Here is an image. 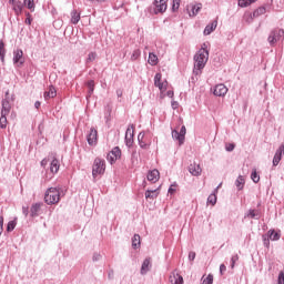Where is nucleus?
Returning a JSON list of instances; mask_svg holds the SVG:
<instances>
[{
	"label": "nucleus",
	"mask_w": 284,
	"mask_h": 284,
	"mask_svg": "<svg viewBox=\"0 0 284 284\" xmlns=\"http://www.w3.org/2000/svg\"><path fill=\"white\" fill-rule=\"evenodd\" d=\"M207 59H210V51L207 50V43H203L202 48L194 55V69L193 74L195 77H201V70L205 68V63H207Z\"/></svg>",
	"instance_id": "1"
},
{
	"label": "nucleus",
	"mask_w": 284,
	"mask_h": 284,
	"mask_svg": "<svg viewBox=\"0 0 284 284\" xmlns=\"http://www.w3.org/2000/svg\"><path fill=\"white\" fill-rule=\"evenodd\" d=\"M61 201V191L58 187H49L44 194L47 205H57Z\"/></svg>",
	"instance_id": "2"
},
{
	"label": "nucleus",
	"mask_w": 284,
	"mask_h": 284,
	"mask_svg": "<svg viewBox=\"0 0 284 284\" xmlns=\"http://www.w3.org/2000/svg\"><path fill=\"white\" fill-rule=\"evenodd\" d=\"M104 173H105V160L101 158H95L93 162V168H92L93 179H97L99 174H104Z\"/></svg>",
	"instance_id": "3"
},
{
	"label": "nucleus",
	"mask_w": 284,
	"mask_h": 284,
	"mask_svg": "<svg viewBox=\"0 0 284 284\" xmlns=\"http://www.w3.org/2000/svg\"><path fill=\"white\" fill-rule=\"evenodd\" d=\"M283 39H284V30L274 29L271 31L267 41L270 45H276V43H278V41H282Z\"/></svg>",
	"instance_id": "4"
},
{
	"label": "nucleus",
	"mask_w": 284,
	"mask_h": 284,
	"mask_svg": "<svg viewBox=\"0 0 284 284\" xmlns=\"http://www.w3.org/2000/svg\"><path fill=\"white\" fill-rule=\"evenodd\" d=\"M119 159H121V148L115 146L108 153L106 161H109L110 165H114Z\"/></svg>",
	"instance_id": "5"
},
{
	"label": "nucleus",
	"mask_w": 284,
	"mask_h": 284,
	"mask_svg": "<svg viewBox=\"0 0 284 284\" xmlns=\"http://www.w3.org/2000/svg\"><path fill=\"white\" fill-rule=\"evenodd\" d=\"M153 12L155 14H163V12H165V10H168V0H154L153 1Z\"/></svg>",
	"instance_id": "6"
},
{
	"label": "nucleus",
	"mask_w": 284,
	"mask_h": 284,
	"mask_svg": "<svg viewBox=\"0 0 284 284\" xmlns=\"http://www.w3.org/2000/svg\"><path fill=\"white\" fill-rule=\"evenodd\" d=\"M23 63H26V59H23V50L17 49L13 51V65L17 68H22Z\"/></svg>",
	"instance_id": "7"
},
{
	"label": "nucleus",
	"mask_w": 284,
	"mask_h": 284,
	"mask_svg": "<svg viewBox=\"0 0 284 284\" xmlns=\"http://www.w3.org/2000/svg\"><path fill=\"white\" fill-rule=\"evenodd\" d=\"M87 141L89 145H97V141H99V132L94 126L90 129V132L87 135Z\"/></svg>",
	"instance_id": "8"
},
{
	"label": "nucleus",
	"mask_w": 284,
	"mask_h": 284,
	"mask_svg": "<svg viewBox=\"0 0 284 284\" xmlns=\"http://www.w3.org/2000/svg\"><path fill=\"white\" fill-rule=\"evenodd\" d=\"M125 145L126 148H132V145H134V124H131V129H126Z\"/></svg>",
	"instance_id": "9"
},
{
	"label": "nucleus",
	"mask_w": 284,
	"mask_h": 284,
	"mask_svg": "<svg viewBox=\"0 0 284 284\" xmlns=\"http://www.w3.org/2000/svg\"><path fill=\"white\" fill-rule=\"evenodd\" d=\"M41 207H43V203L41 202H37L31 205V209H30L31 219H37V216H39L41 212Z\"/></svg>",
	"instance_id": "10"
},
{
	"label": "nucleus",
	"mask_w": 284,
	"mask_h": 284,
	"mask_svg": "<svg viewBox=\"0 0 284 284\" xmlns=\"http://www.w3.org/2000/svg\"><path fill=\"white\" fill-rule=\"evenodd\" d=\"M189 172L192 174V176H201V173L203 170L201 169V164H197L196 162L190 164Z\"/></svg>",
	"instance_id": "11"
},
{
	"label": "nucleus",
	"mask_w": 284,
	"mask_h": 284,
	"mask_svg": "<svg viewBox=\"0 0 284 284\" xmlns=\"http://www.w3.org/2000/svg\"><path fill=\"white\" fill-rule=\"evenodd\" d=\"M219 26L217 20H213L211 23H209L203 31L204 37H210L214 30H216V27Z\"/></svg>",
	"instance_id": "12"
},
{
	"label": "nucleus",
	"mask_w": 284,
	"mask_h": 284,
	"mask_svg": "<svg viewBox=\"0 0 284 284\" xmlns=\"http://www.w3.org/2000/svg\"><path fill=\"white\" fill-rule=\"evenodd\" d=\"M213 94L215 97H225L227 94V87L225 84H216Z\"/></svg>",
	"instance_id": "13"
},
{
	"label": "nucleus",
	"mask_w": 284,
	"mask_h": 284,
	"mask_svg": "<svg viewBox=\"0 0 284 284\" xmlns=\"http://www.w3.org/2000/svg\"><path fill=\"white\" fill-rule=\"evenodd\" d=\"M159 176H161V173L159 172V170L154 169L148 172L146 179L151 183H156V181H159Z\"/></svg>",
	"instance_id": "14"
},
{
	"label": "nucleus",
	"mask_w": 284,
	"mask_h": 284,
	"mask_svg": "<svg viewBox=\"0 0 284 284\" xmlns=\"http://www.w3.org/2000/svg\"><path fill=\"white\" fill-rule=\"evenodd\" d=\"M10 110H12V105L10 104V100L8 98L2 100V109L1 114H10Z\"/></svg>",
	"instance_id": "15"
},
{
	"label": "nucleus",
	"mask_w": 284,
	"mask_h": 284,
	"mask_svg": "<svg viewBox=\"0 0 284 284\" xmlns=\"http://www.w3.org/2000/svg\"><path fill=\"white\" fill-rule=\"evenodd\" d=\"M244 216L245 219H254L255 221H258V219H261V212L258 210L251 209Z\"/></svg>",
	"instance_id": "16"
},
{
	"label": "nucleus",
	"mask_w": 284,
	"mask_h": 284,
	"mask_svg": "<svg viewBox=\"0 0 284 284\" xmlns=\"http://www.w3.org/2000/svg\"><path fill=\"white\" fill-rule=\"evenodd\" d=\"M150 267H152V262L150 258H145L142 263L141 271H140L142 276H145V274H148V271L150 270Z\"/></svg>",
	"instance_id": "17"
},
{
	"label": "nucleus",
	"mask_w": 284,
	"mask_h": 284,
	"mask_svg": "<svg viewBox=\"0 0 284 284\" xmlns=\"http://www.w3.org/2000/svg\"><path fill=\"white\" fill-rule=\"evenodd\" d=\"M59 168H61L59 160L57 158H53V160L50 163L51 174H57V172H59Z\"/></svg>",
	"instance_id": "18"
},
{
	"label": "nucleus",
	"mask_w": 284,
	"mask_h": 284,
	"mask_svg": "<svg viewBox=\"0 0 284 284\" xmlns=\"http://www.w3.org/2000/svg\"><path fill=\"white\" fill-rule=\"evenodd\" d=\"M7 50H6V42H3V40H0V61L2 63V65L6 64V54H7Z\"/></svg>",
	"instance_id": "19"
},
{
	"label": "nucleus",
	"mask_w": 284,
	"mask_h": 284,
	"mask_svg": "<svg viewBox=\"0 0 284 284\" xmlns=\"http://www.w3.org/2000/svg\"><path fill=\"white\" fill-rule=\"evenodd\" d=\"M12 6L16 14H21L23 12V8L26 7L24 2L21 0H17Z\"/></svg>",
	"instance_id": "20"
},
{
	"label": "nucleus",
	"mask_w": 284,
	"mask_h": 284,
	"mask_svg": "<svg viewBox=\"0 0 284 284\" xmlns=\"http://www.w3.org/2000/svg\"><path fill=\"white\" fill-rule=\"evenodd\" d=\"M171 134L172 139L179 141V145H183V143H185V138L178 130H173Z\"/></svg>",
	"instance_id": "21"
},
{
	"label": "nucleus",
	"mask_w": 284,
	"mask_h": 284,
	"mask_svg": "<svg viewBox=\"0 0 284 284\" xmlns=\"http://www.w3.org/2000/svg\"><path fill=\"white\" fill-rule=\"evenodd\" d=\"M144 194L145 199H151L152 201H154V199L159 196V187L154 190H146Z\"/></svg>",
	"instance_id": "22"
},
{
	"label": "nucleus",
	"mask_w": 284,
	"mask_h": 284,
	"mask_svg": "<svg viewBox=\"0 0 284 284\" xmlns=\"http://www.w3.org/2000/svg\"><path fill=\"white\" fill-rule=\"evenodd\" d=\"M79 21H81V13H79V11H77L74 9L71 11V23L73 26H77V23H79Z\"/></svg>",
	"instance_id": "23"
},
{
	"label": "nucleus",
	"mask_w": 284,
	"mask_h": 284,
	"mask_svg": "<svg viewBox=\"0 0 284 284\" xmlns=\"http://www.w3.org/2000/svg\"><path fill=\"white\" fill-rule=\"evenodd\" d=\"M267 237L271 240V241H280L281 240V233L276 232L275 230H270L267 233H266Z\"/></svg>",
	"instance_id": "24"
},
{
	"label": "nucleus",
	"mask_w": 284,
	"mask_h": 284,
	"mask_svg": "<svg viewBox=\"0 0 284 284\" xmlns=\"http://www.w3.org/2000/svg\"><path fill=\"white\" fill-rule=\"evenodd\" d=\"M235 186L237 187V191L241 192L243 187H245V178L243 175H239L235 180Z\"/></svg>",
	"instance_id": "25"
},
{
	"label": "nucleus",
	"mask_w": 284,
	"mask_h": 284,
	"mask_svg": "<svg viewBox=\"0 0 284 284\" xmlns=\"http://www.w3.org/2000/svg\"><path fill=\"white\" fill-rule=\"evenodd\" d=\"M132 247H133V250H139V247H141V235H139V234L133 235Z\"/></svg>",
	"instance_id": "26"
},
{
	"label": "nucleus",
	"mask_w": 284,
	"mask_h": 284,
	"mask_svg": "<svg viewBox=\"0 0 284 284\" xmlns=\"http://www.w3.org/2000/svg\"><path fill=\"white\" fill-rule=\"evenodd\" d=\"M85 85L89 88L87 99H90L94 94V80H89Z\"/></svg>",
	"instance_id": "27"
},
{
	"label": "nucleus",
	"mask_w": 284,
	"mask_h": 284,
	"mask_svg": "<svg viewBox=\"0 0 284 284\" xmlns=\"http://www.w3.org/2000/svg\"><path fill=\"white\" fill-rule=\"evenodd\" d=\"M144 136H145L144 132H140L139 135H138V142H139V145L142 150L148 149V143H145V141H143Z\"/></svg>",
	"instance_id": "28"
},
{
	"label": "nucleus",
	"mask_w": 284,
	"mask_h": 284,
	"mask_svg": "<svg viewBox=\"0 0 284 284\" xmlns=\"http://www.w3.org/2000/svg\"><path fill=\"white\" fill-rule=\"evenodd\" d=\"M148 63L150 65H156L159 63V57L154 52H150Z\"/></svg>",
	"instance_id": "29"
},
{
	"label": "nucleus",
	"mask_w": 284,
	"mask_h": 284,
	"mask_svg": "<svg viewBox=\"0 0 284 284\" xmlns=\"http://www.w3.org/2000/svg\"><path fill=\"white\" fill-rule=\"evenodd\" d=\"M162 75L161 73H156L154 75V85L155 88H159V90H163V82H161Z\"/></svg>",
	"instance_id": "30"
},
{
	"label": "nucleus",
	"mask_w": 284,
	"mask_h": 284,
	"mask_svg": "<svg viewBox=\"0 0 284 284\" xmlns=\"http://www.w3.org/2000/svg\"><path fill=\"white\" fill-rule=\"evenodd\" d=\"M14 227H17V217L8 222L6 230L8 233H10V232H14Z\"/></svg>",
	"instance_id": "31"
},
{
	"label": "nucleus",
	"mask_w": 284,
	"mask_h": 284,
	"mask_svg": "<svg viewBox=\"0 0 284 284\" xmlns=\"http://www.w3.org/2000/svg\"><path fill=\"white\" fill-rule=\"evenodd\" d=\"M8 114H3L1 113V116H0V128L1 130H6V128L8 126Z\"/></svg>",
	"instance_id": "32"
},
{
	"label": "nucleus",
	"mask_w": 284,
	"mask_h": 284,
	"mask_svg": "<svg viewBox=\"0 0 284 284\" xmlns=\"http://www.w3.org/2000/svg\"><path fill=\"white\" fill-rule=\"evenodd\" d=\"M256 0H239L237 6L240 8H247V6H252Z\"/></svg>",
	"instance_id": "33"
},
{
	"label": "nucleus",
	"mask_w": 284,
	"mask_h": 284,
	"mask_svg": "<svg viewBox=\"0 0 284 284\" xmlns=\"http://www.w3.org/2000/svg\"><path fill=\"white\" fill-rule=\"evenodd\" d=\"M265 12H267V9L265 7H260L253 11V17L256 19V17H261V14H265Z\"/></svg>",
	"instance_id": "34"
},
{
	"label": "nucleus",
	"mask_w": 284,
	"mask_h": 284,
	"mask_svg": "<svg viewBox=\"0 0 284 284\" xmlns=\"http://www.w3.org/2000/svg\"><path fill=\"white\" fill-rule=\"evenodd\" d=\"M251 179L253 183H258V181H261V175H258V172H256V169H253L251 173Z\"/></svg>",
	"instance_id": "35"
},
{
	"label": "nucleus",
	"mask_w": 284,
	"mask_h": 284,
	"mask_svg": "<svg viewBox=\"0 0 284 284\" xmlns=\"http://www.w3.org/2000/svg\"><path fill=\"white\" fill-rule=\"evenodd\" d=\"M24 6H27L28 10H30V12H34V0H24Z\"/></svg>",
	"instance_id": "36"
},
{
	"label": "nucleus",
	"mask_w": 284,
	"mask_h": 284,
	"mask_svg": "<svg viewBox=\"0 0 284 284\" xmlns=\"http://www.w3.org/2000/svg\"><path fill=\"white\" fill-rule=\"evenodd\" d=\"M92 61H97V52H90L88 54V58L85 60V64L88 65V63H92Z\"/></svg>",
	"instance_id": "37"
},
{
	"label": "nucleus",
	"mask_w": 284,
	"mask_h": 284,
	"mask_svg": "<svg viewBox=\"0 0 284 284\" xmlns=\"http://www.w3.org/2000/svg\"><path fill=\"white\" fill-rule=\"evenodd\" d=\"M207 203H210V205H216V193H211L209 195Z\"/></svg>",
	"instance_id": "38"
},
{
	"label": "nucleus",
	"mask_w": 284,
	"mask_h": 284,
	"mask_svg": "<svg viewBox=\"0 0 284 284\" xmlns=\"http://www.w3.org/2000/svg\"><path fill=\"white\" fill-rule=\"evenodd\" d=\"M214 283V275L209 274L206 278L203 280L202 284H213Z\"/></svg>",
	"instance_id": "39"
},
{
	"label": "nucleus",
	"mask_w": 284,
	"mask_h": 284,
	"mask_svg": "<svg viewBox=\"0 0 284 284\" xmlns=\"http://www.w3.org/2000/svg\"><path fill=\"white\" fill-rule=\"evenodd\" d=\"M101 258H103V255H101V253H99V252L93 253V256H92L93 263H99V261H101Z\"/></svg>",
	"instance_id": "40"
},
{
	"label": "nucleus",
	"mask_w": 284,
	"mask_h": 284,
	"mask_svg": "<svg viewBox=\"0 0 284 284\" xmlns=\"http://www.w3.org/2000/svg\"><path fill=\"white\" fill-rule=\"evenodd\" d=\"M141 57V50L135 49L131 55V61H136Z\"/></svg>",
	"instance_id": "41"
},
{
	"label": "nucleus",
	"mask_w": 284,
	"mask_h": 284,
	"mask_svg": "<svg viewBox=\"0 0 284 284\" xmlns=\"http://www.w3.org/2000/svg\"><path fill=\"white\" fill-rule=\"evenodd\" d=\"M49 99H54V97H57V89H54L53 85L49 87Z\"/></svg>",
	"instance_id": "42"
},
{
	"label": "nucleus",
	"mask_w": 284,
	"mask_h": 284,
	"mask_svg": "<svg viewBox=\"0 0 284 284\" xmlns=\"http://www.w3.org/2000/svg\"><path fill=\"white\" fill-rule=\"evenodd\" d=\"M281 159H283L282 155H277L275 153L274 158H273V166L276 168V165H278L281 163Z\"/></svg>",
	"instance_id": "43"
},
{
	"label": "nucleus",
	"mask_w": 284,
	"mask_h": 284,
	"mask_svg": "<svg viewBox=\"0 0 284 284\" xmlns=\"http://www.w3.org/2000/svg\"><path fill=\"white\" fill-rule=\"evenodd\" d=\"M180 7H181V0H173L172 12H176V10H179Z\"/></svg>",
	"instance_id": "44"
},
{
	"label": "nucleus",
	"mask_w": 284,
	"mask_h": 284,
	"mask_svg": "<svg viewBox=\"0 0 284 284\" xmlns=\"http://www.w3.org/2000/svg\"><path fill=\"white\" fill-rule=\"evenodd\" d=\"M262 241H263V245H264V247H270V237L267 236V234H264L263 236H262Z\"/></svg>",
	"instance_id": "45"
},
{
	"label": "nucleus",
	"mask_w": 284,
	"mask_h": 284,
	"mask_svg": "<svg viewBox=\"0 0 284 284\" xmlns=\"http://www.w3.org/2000/svg\"><path fill=\"white\" fill-rule=\"evenodd\" d=\"M201 12V4L192 7V17H196Z\"/></svg>",
	"instance_id": "46"
},
{
	"label": "nucleus",
	"mask_w": 284,
	"mask_h": 284,
	"mask_svg": "<svg viewBox=\"0 0 284 284\" xmlns=\"http://www.w3.org/2000/svg\"><path fill=\"white\" fill-rule=\"evenodd\" d=\"M236 261H239V254H235L231 257V270H234Z\"/></svg>",
	"instance_id": "47"
},
{
	"label": "nucleus",
	"mask_w": 284,
	"mask_h": 284,
	"mask_svg": "<svg viewBox=\"0 0 284 284\" xmlns=\"http://www.w3.org/2000/svg\"><path fill=\"white\" fill-rule=\"evenodd\" d=\"M26 20H24V23L27 26H32V14H30V12H26Z\"/></svg>",
	"instance_id": "48"
},
{
	"label": "nucleus",
	"mask_w": 284,
	"mask_h": 284,
	"mask_svg": "<svg viewBox=\"0 0 284 284\" xmlns=\"http://www.w3.org/2000/svg\"><path fill=\"white\" fill-rule=\"evenodd\" d=\"M234 148H236L234 143H229L225 145L226 152H234Z\"/></svg>",
	"instance_id": "49"
},
{
	"label": "nucleus",
	"mask_w": 284,
	"mask_h": 284,
	"mask_svg": "<svg viewBox=\"0 0 284 284\" xmlns=\"http://www.w3.org/2000/svg\"><path fill=\"white\" fill-rule=\"evenodd\" d=\"M176 276H174L175 278L174 284H183V276H181L180 274H176Z\"/></svg>",
	"instance_id": "50"
},
{
	"label": "nucleus",
	"mask_w": 284,
	"mask_h": 284,
	"mask_svg": "<svg viewBox=\"0 0 284 284\" xmlns=\"http://www.w3.org/2000/svg\"><path fill=\"white\" fill-rule=\"evenodd\" d=\"M277 284H284V272L278 274Z\"/></svg>",
	"instance_id": "51"
},
{
	"label": "nucleus",
	"mask_w": 284,
	"mask_h": 284,
	"mask_svg": "<svg viewBox=\"0 0 284 284\" xmlns=\"http://www.w3.org/2000/svg\"><path fill=\"white\" fill-rule=\"evenodd\" d=\"M226 271H227V266H225V264H221L220 265V274H221V276H223V274H225Z\"/></svg>",
	"instance_id": "52"
},
{
	"label": "nucleus",
	"mask_w": 284,
	"mask_h": 284,
	"mask_svg": "<svg viewBox=\"0 0 284 284\" xmlns=\"http://www.w3.org/2000/svg\"><path fill=\"white\" fill-rule=\"evenodd\" d=\"M194 258H196V252L191 251V252L189 253V261H194Z\"/></svg>",
	"instance_id": "53"
},
{
	"label": "nucleus",
	"mask_w": 284,
	"mask_h": 284,
	"mask_svg": "<svg viewBox=\"0 0 284 284\" xmlns=\"http://www.w3.org/2000/svg\"><path fill=\"white\" fill-rule=\"evenodd\" d=\"M22 214L28 216V214H30V209L28 206H22Z\"/></svg>",
	"instance_id": "54"
},
{
	"label": "nucleus",
	"mask_w": 284,
	"mask_h": 284,
	"mask_svg": "<svg viewBox=\"0 0 284 284\" xmlns=\"http://www.w3.org/2000/svg\"><path fill=\"white\" fill-rule=\"evenodd\" d=\"M187 132V129H185V125H182L181 129H180V133L181 135L185 139V134Z\"/></svg>",
	"instance_id": "55"
},
{
	"label": "nucleus",
	"mask_w": 284,
	"mask_h": 284,
	"mask_svg": "<svg viewBox=\"0 0 284 284\" xmlns=\"http://www.w3.org/2000/svg\"><path fill=\"white\" fill-rule=\"evenodd\" d=\"M3 234V215H0V236Z\"/></svg>",
	"instance_id": "56"
},
{
	"label": "nucleus",
	"mask_w": 284,
	"mask_h": 284,
	"mask_svg": "<svg viewBox=\"0 0 284 284\" xmlns=\"http://www.w3.org/2000/svg\"><path fill=\"white\" fill-rule=\"evenodd\" d=\"M176 185V183L172 184L170 187H169V194H174V192H176V189H174Z\"/></svg>",
	"instance_id": "57"
},
{
	"label": "nucleus",
	"mask_w": 284,
	"mask_h": 284,
	"mask_svg": "<svg viewBox=\"0 0 284 284\" xmlns=\"http://www.w3.org/2000/svg\"><path fill=\"white\" fill-rule=\"evenodd\" d=\"M108 278L110 281H112V278H114V271L113 270H110L109 273H108Z\"/></svg>",
	"instance_id": "58"
},
{
	"label": "nucleus",
	"mask_w": 284,
	"mask_h": 284,
	"mask_svg": "<svg viewBox=\"0 0 284 284\" xmlns=\"http://www.w3.org/2000/svg\"><path fill=\"white\" fill-rule=\"evenodd\" d=\"M166 97H169V99H173V98H174V91L169 90V91L166 92Z\"/></svg>",
	"instance_id": "59"
},
{
	"label": "nucleus",
	"mask_w": 284,
	"mask_h": 284,
	"mask_svg": "<svg viewBox=\"0 0 284 284\" xmlns=\"http://www.w3.org/2000/svg\"><path fill=\"white\" fill-rule=\"evenodd\" d=\"M171 106L173 110H176V108H179V102L176 101L171 102Z\"/></svg>",
	"instance_id": "60"
},
{
	"label": "nucleus",
	"mask_w": 284,
	"mask_h": 284,
	"mask_svg": "<svg viewBox=\"0 0 284 284\" xmlns=\"http://www.w3.org/2000/svg\"><path fill=\"white\" fill-rule=\"evenodd\" d=\"M34 108L36 110H39V108H41V101H36Z\"/></svg>",
	"instance_id": "61"
},
{
	"label": "nucleus",
	"mask_w": 284,
	"mask_h": 284,
	"mask_svg": "<svg viewBox=\"0 0 284 284\" xmlns=\"http://www.w3.org/2000/svg\"><path fill=\"white\" fill-rule=\"evenodd\" d=\"M44 99H45V101H48L50 99V93L48 91L44 92Z\"/></svg>",
	"instance_id": "62"
},
{
	"label": "nucleus",
	"mask_w": 284,
	"mask_h": 284,
	"mask_svg": "<svg viewBox=\"0 0 284 284\" xmlns=\"http://www.w3.org/2000/svg\"><path fill=\"white\" fill-rule=\"evenodd\" d=\"M17 0H9V3L11 4V6H13V3L16 2Z\"/></svg>",
	"instance_id": "63"
},
{
	"label": "nucleus",
	"mask_w": 284,
	"mask_h": 284,
	"mask_svg": "<svg viewBox=\"0 0 284 284\" xmlns=\"http://www.w3.org/2000/svg\"><path fill=\"white\" fill-rule=\"evenodd\" d=\"M41 165H45V160H43V161L41 162Z\"/></svg>",
	"instance_id": "64"
}]
</instances>
